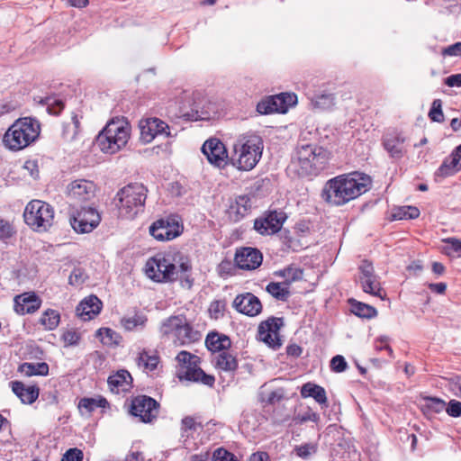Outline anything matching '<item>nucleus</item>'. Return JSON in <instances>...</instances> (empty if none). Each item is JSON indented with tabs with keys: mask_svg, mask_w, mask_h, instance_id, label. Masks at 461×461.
<instances>
[{
	"mask_svg": "<svg viewBox=\"0 0 461 461\" xmlns=\"http://www.w3.org/2000/svg\"><path fill=\"white\" fill-rule=\"evenodd\" d=\"M191 269L190 259L180 251L158 253L146 264L147 275L152 280L170 283L181 280L188 288L193 284L188 275Z\"/></svg>",
	"mask_w": 461,
	"mask_h": 461,
	"instance_id": "1",
	"label": "nucleus"
},
{
	"mask_svg": "<svg viewBox=\"0 0 461 461\" xmlns=\"http://www.w3.org/2000/svg\"><path fill=\"white\" fill-rule=\"evenodd\" d=\"M370 183L368 176L357 172L341 175L325 184L321 196L329 204L343 205L366 193Z\"/></svg>",
	"mask_w": 461,
	"mask_h": 461,
	"instance_id": "2",
	"label": "nucleus"
},
{
	"mask_svg": "<svg viewBox=\"0 0 461 461\" xmlns=\"http://www.w3.org/2000/svg\"><path fill=\"white\" fill-rule=\"evenodd\" d=\"M330 152L323 147L300 140L292 160V166L301 176L317 175L330 159Z\"/></svg>",
	"mask_w": 461,
	"mask_h": 461,
	"instance_id": "3",
	"label": "nucleus"
},
{
	"mask_svg": "<svg viewBox=\"0 0 461 461\" xmlns=\"http://www.w3.org/2000/svg\"><path fill=\"white\" fill-rule=\"evenodd\" d=\"M40 122L33 117H19L3 137L5 147L13 151L21 150L40 135Z\"/></svg>",
	"mask_w": 461,
	"mask_h": 461,
	"instance_id": "4",
	"label": "nucleus"
},
{
	"mask_svg": "<svg viewBox=\"0 0 461 461\" xmlns=\"http://www.w3.org/2000/svg\"><path fill=\"white\" fill-rule=\"evenodd\" d=\"M263 140L256 134L241 136L233 145L231 164L239 170L249 171L258 163L263 151Z\"/></svg>",
	"mask_w": 461,
	"mask_h": 461,
	"instance_id": "5",
	"label": "nucleus"
},
{
	"mask_svg": "<svg viewBox=\"0 0 461 461\" xmlns=\"http://www.w3.org/2000/svg\"><path fill=\"white\" fill-rule=\"evenodd\" d=\"M148 189L140 183H132L121 188L115 196V204L121 217L133 219L143 212Z\"/></svg>",
	"mask_w": 461,
	"mask_h": 461,
	"instance_id": "6",
	"label": "nucleus"
},
{
	"mask_svg": "<svg viewBox=\"0 0 461 461\" xmlns=\"http://www.w3.org/2000/svg\"><path fill=\"white\" fill-rule=\"evenodd\" d=\"M131 127L127 122L113 117L96 138V146L106 154H114L123 148L130 138Z\"/></svg>",
	"mask_w": 461,
	"mask_h": 461,
	"instance_id": "7",
	"label": "nucleus"
},
{
	"mask_svg": "<svg viewBox=\"0 0 461 461\" xmlns=\"http://www.w3.org/2000/svg\"><path fill=\"white\" fill-rule=\"evenodd\" d=\"M180 364L177 376L180 380H187L201 383L207 386H213L215 378L213 375L205 374L199 366V357L187 351H181L176 356Z\"/></svg>",
	"mask_w": 461,
	"mask_h": 461,
	"instance_id": "8",
	"label": "nucleus"
},
{
	"mask_svg": "<svg viewBox=\"0 0 461 461\" xmlns=\"http://www.w3.org/2000/svg\"><path fill=\"white\" fill-rule=\"evenodd\" d=\"M25 223L37 231L47 230L54 221L52 206L41 200H32L23 212Z\"/></svg>",
	"mask_w": 461,
	"mask_h": 461,
	"instance_id": "9",
	"label": "nucleus"
},
{
	"mask_svg": "<svg viewBox=\"0 0 461 461\" xmlns=\"http://www.w3.org/2000/svg\"><path fill=\"white\" fill-rule=\"evenodd\" d=\"M298 103L297 95L291 92H283L277 95L266 96L257 104V112L260 115L269 113H286L291 107Z\"/></svg>",
	"mask_w": 461,
	"mask_h": 461,
	"instance_id": "10",
	"label": "nucleus"
},
{
	"mask_svg": "<svg viewBox=\"0 0 461 461\" xmlns=\"http://www.w3.org/2000/svg\"><path fill=\"white\" fill-rule=\"evenodd\" d=\"M100 221V214L92 207H82L80 211H77V212L73 213L69 218L72 228L77 233L91 232L98 226Z\"/></svg>",
	"mask_w": 461,
	"mask_h": 461,
	"instance_id": "11",
	"label": "nucleus"
},
{
	"mask_svg": "<svg viewBox=\"0 0 461 461\" xmlns=\"http://www.w3.org/2000/svg\"><path fill=\"white\" fill-rule=\"evenodd\" d=\"M283 211H269L254 222V229L261 235H273L278 232L286 220Z\"/></svg>",
	"mask_w": 461,
	"mask_h": 461,
	"instance_id": "12",
	"label": "nucleus"
},
{
	"mask_svg": "<svg viewBox=\"0 0 461 461\" xmlns=\"http://www.w3.org/2000/svg\"><path fill=\"white\" fill-rule=\"evenodd\" d=\"M130 412L142 422H150L158 415V403L149 396L139 395L132 400Z\"/></svg>",
	"mask_w": 461,
	"mask_h": 461,
	"instance_id": "13",
	"label": "nucleus"
},
{
	"mask_svg": "<svg viewBox=\"0 0 461 461\" xmlns=\"http://www.w3.org/2000/svg\"><path fill=\"white\" fill-rule=\"evenodd\" d=\"M232 307L238 312L249 317L258 316L263 309L258 297L249 292L238 294L232 302Z\"/></svg>",
	"mask_w": 461,
	"mask_h": 461,
	"instance_id": "14",
	"label": "nucleus"
},
{
	"mask_svg": "<svg viewBox=\"0 0 461 461\" xmlns=\"http://www.w3.org/2000/svg\"><path fill=\"white\" fill-rule=\"evenodd\" d=\"M66 193L75 203L86 202L95 196V185L89 180L77 179L68 185Z\"/></svg>",
	"mask_w": 461,
	"mask_h": 461,
	"instance_id": "15",
	"label": "nucleus"
},
{
	"mask_svg": "<svg viewBox=\"0 0 461 461\" xmlns=\"http://www.w3.org/2000/svg\"><path fill=\"white\" fill-rule=\"evenodd\" d=\"M283 325V318L269 317L259 324L258 330V339L271 347L280 346L278 334Z\"/></svg>",
	"mask_w": 461,
	"mask_h": 461,
	"instance_id": "16",
	"label": "nucleus"
},
{
	"mask_svg": "<svg viewBox=\"0 0 461 461\" xmlns=\"http://www.w3.org/2000/svg\"><path fill=\"white\" fill-rule=\"evenodd\" d=\"M202 151L212 165L217 167H224L227 165V150L224 144L218 139L206 140L202 147Z\"/></svg>",
	"mask_w": 461,
	"mask_h": 461,
	"instance_id": "17",
	"label": "nucleus"
},
{
	"mask_svg": "<svg viewBox=\"0 0 461 461\" xmlns=\"http://www.w3.org/2000/svg\"><path fill=\"white\" fill-rule=\"evenodd\" d=\"M181 225L176 221L158 220L149 227V233L159 241L171 240L180 235Z\"/></svg>",
	"mask_w": 461,
	"mask_h": 461,
	"instance_id": "18",
	"label": "nucleus"
},
{
	"mask_svg": "<svg viewBox=\"0 0 461 461\" xmlns=\"http://www.w3.org/2000/svg\"><path fill=\"white\" fill-rule=\"evenodd\" d=\"M234 260L239 268L254 270L262 264L263 256L258 249L246 247L237 249Z\"/></svg>",
	"mask_w": 461,
	"mask_h": 461,
	"instance_id": "19",
	"label": "nucleus"
},
{
	"mask_svg": "<svg viewBox=\"0 0 461 461\" xmlns=\"http://www.w3.org/2000/svg\"><path fill=\"white\" fill-rule=\"evenodd\" d=\"M140 140L149 143L158 135L165 132L167 124L158 117H144L140 122Z\"/></svg>",
	"mask_w": 461,
	"mask_h": 461,
	"instance_id": "20",
	"label": "nucleus"
},
{
	"mask_svg": "<svg viewBox=\"0 0 461 461\" xmlns=\"http://www.w3.org/2000/svg\"><path fill=\"white\" fill-rule=\"evenodd\" d=\"M41 305V298L33 292L23 293L14 297V311L21 315L33 313Z\"/></svg>",
	"mask_w": 461,
	"mask_h": 461,
	"instance_id": "21",
	"label": "nucleus"
},
{
	"mask_svg": "<svg viewBox=\"0 0 461 461\" xmlns=\"http://www.w3.org/2000/svg\"><path fill=\"white\" fill-rule=\"evenodd\" d=\"M102 309V302L95 295L85 298L77 307V315L84 321L95 317Z\"/></svg>",
	"mask_w": 461,
	"mask_h": 461,
	"instance_id": "22",
	"label": "nucleus"
},
{
	"mask_svg": "<svg viewBox=\"0 0 461 461\" xmlns=\"http://www.w3.org/2000/svg\"><path fill=\"white\" fill-rule=\"evenodd\" d=\"M405 138L398 132L386 133L383 145L393 158H401L403 156V143Z\"/></svg>",
	"mask_w": 461,
	"mask_h": 461,
	"instance_id": "23",
	"label": "nucleus"
},
{
	"mask_svg": "<svg viewBox=\"0 0 461 461\" xmlns=\"http://www.w3.org/2000/svg\"><path fill=\"white\" fill-rule=\"evenodd\" d=\"M461 169V144L456 148L452 154L447 158L439 168L437 170L436 175L438 176L446 177L452 176L456 171Z\"/></svg>",
	"mask_w": 461,
	"mask_h": 461,
	"instance_id": "24",
	"label": "nucleus"
},
{
	"mask_svg": "<svg viewBox=\"0 0 461 461\" xmlns=\"http://www.w3.org/2000/svg\"><path fill=\"white\" fill-rule=\"evenodd\" d=\"M301 395L303 398L312 397L321 408L328 406L326 391L321 385L310 382L306 383L301 388Z\"/></svg>",
	"mask_w": 461,
	"mask_h": 461,
	"instance_id": "25",
	"label": "nucleus"
},
{
	"mask_svg": "<svg viewBox=\"0 0 461 461\" xmlns=\"http://www.w3.org/2000/svg\"><path fill=\"white\" fill-rule=\"evenodd\" d=\"M12 390L23 403L31 404L39 396V388L36 386H25L22 382H13Z\"/></svg>",
	"mask_w": 461,
	"mask_h": 461,
	"instance_id": "26",
	"label": "nucleus"
},
{
	"mask_svg": "<svg viewBox=\"0 0 461 461\" xmlns=\"http://www.w3.org/2000/svg\"><path fill=\"white\" fill-rule=\"evenodd\" d=\"M285 397V392L284 388L278 387L270 389L268 384H263L260 388L259 400L263 403L275 405L280 402Z\"/></svg>",
	"mask_w": 461,
	"mask_h": 461,
	"instance_id": "27",
	"label": "nucleus"
},
{
	"mask_svg": "<svg viewBox=\"0 0 461 461\" xmlns=\"http://www.w3.org/2000/svg\"><path fill=\"white\" fill-rule=\"evenodd\" d=\"M132 378L126 370H120L108 377V384L112 391H128L131 387Z\"/></svg>",
	"mask_w": 461,
	"mask_h": 461,
	"instance_id": "28",
	"label": "nucleus"
},
{
	"mask_svg": "<svg viewBox=\"0 0 461 461\" xmlns=\"http://www.w3.org/2000/svg\"><path fill=\"white\" fill-rule=\"evenodd\" d=\"M175 338L181 345H185L199 340L201 339V334L193 329L185 317L184 324L180 326L175 335Z\"/></svg>",
	"mask_w": 461,
	"mask_h": 461,
	"instance_id": "29",
	"label": "nucleus"
},
{
	"mask_svg": "<svg viewBox=\"0 0 461 461\" xmlns=\"http://www.w3.org/2000/svg\"><path fill=\"white\" fill-rule=\"evenodd\" d=\"M206 347L212 352H222L230 347V339L225 335L210 333L205 339Z\"/></svg>",
	"mask_w": 461,
	"mask_h": 461,
	"instance_id": "30",
	"label": "nucleus"
},
{
	"mask_svg": "<svg viewBox=\"0 0 461 461\" xmlns=\"http://www.w3.org/2000/svg\"><path fill=\"white\" fill-rule=\"evenodd\" d=\"M362 290L369 294L373 296H376L381 300H384L386 297L385 291L381 287V284L377 278V276H374L373 278H366L364 280L358 281Z\"/></svg>",
	"mask_w": 461,
	"mask_h": 461,
	"instance_id": "31",
	"label": "nucleus"
},
{
	"mask_svg": "<svg viewBox=\"0 0 461 461\" xmlns=\"http://www.w3.org/2000/svg\"><path fill=\"white\" fill-rule=\"evenodd\" d=\"M34 102L46 107V112L50 115H59L64 109V103L56 96L34 97Z\"/></svg>",
	"mask_w": 461,
	"mask_h": 461,
	"instance_id": "32",
	"label": "nucleus"
},
{
	"mask_svg": "<svg viewBox=\"0 0 461 461\" xmlns=\"http://www.w3.org/2000/svg\"><path fill=\"white\" fill-rule=\"evenodd\" d=\"M423 403L421 404V411L425 415H433L442 412L446 408V402L444 400L432 397L424 396L422 398Z\"/></svg>",
	"mask_w": 461,
	"mask_h": 461,
	"instance_id": "33",
	"label": "nucleus"
},
{
	"mask_svg": "<svg viewBox=\"0 0 461 461\" xmlns=\"http://www.w3.org/2000/svg\"><path fill=\"white\" fill-rule=\"evenodd\" d=\"M147 322V317L136 312L131 315H125L121 319V324L125 330L131 331L139 327L143 328Z\"/></svg>",
	"mask_w": 461,
	"mask_h": 461,
	"instance_id": "34",
	"label": "nucleus"
},
{
	"mask_svg": "<svg viewBox=\"0 0 461 461\" xmlns=\"http://www.w3.org/2000/svg\"><path fill=\"white\" fill-rule=\"evenodd\" d=\"M215 366L223 371H234L238 367V362L235 357L227 351L219 353L214 357Z\"/></svg>",
	"mask_w": 461,
	"mask_h": 461,
	"instance_id": "35",
	"label": "nucleus"
},
{
	"mask_svg": "<svg viewBox=\"0 0 461 461\" xmlns=\"http://www.w3.org/2000/svg\"><path fill=\"white\" fill-rule=\"evenodd\" d=\"M19 371L26 376L32 375H47L49 373V366L45 362L22 364Z\"/></svg>",
	"mask_w": 461,
	"mask_h": 461,
	"instance_id": "36",
	"label": "nucleus"
},
{
	"mask_svg": "<svg viewBox=\"0 0 461 461\" xmlns=\"http://www.w3.org/2000/svg\"><path fill=\"white\" fill-rule=\"evenodd\" d=\"M184 319L185 316L183 315L171 316L167 318L162 322L160 332L163 335H173L175 337L180 326L184 324Z\"/></svg>",
	"mask_w": 461,
	"mask_h": 461,
	"instance_id": "37",
	"label": "nucleus"
},
{
	"mask_svg": "<svg viewBox=\"0 0 461 461\" xmlns=\"http://www.w3.org/2000/svg\"><path fill=\"white\" fill-rule=\"evenodd\" d=\"M158 364V357L155 354L150 355L147 350L140 352L137 357V365L139 367L143 368L144 371H153L157 368Z\"/></svg>",
	"mask_w": 461,
	"mask_h": 461,
	"instance_id": "38",
	"label": "nucleus"
},
{
	"mask_svg": "<svg viewBox=\"0 0 461 461\" xmlns=\"http://www.w3.org/2000/svg\"><path fill=\"white\" fill-rule=\"evenodd\" d=\"M266 291L278 301L285 302L290 296L289 287L284 283L271 282L267 285Z\"/></svg>",
	"mask_w": 461,
	"mask_h": 461,
	"instance_id": "39",
	"label": "nucleus"
},
{
	"mask_svg": "<svg viewBox=\"0 0 461 461\" xmlns=\"http://www.w3.org/2000/svg\"><path fill=\"white\" fill-rule=\"evenodd\" d=\"M350 303L352 312L358 317L371 319L377 315L376 309L369 304H366L353 299L350 300Z\"/></svg>",
	"mask_w": 461,
	"mask_h": 461,
	"instance_id": "40",
	"label": "nucleus"
},
{
	"mask_svg": "<svg viewBox=\"0 0 461 461\" xmlns=\"http://www.w3.org/2000/svg\"><path fill=\"white\" fill-rule=\"evenodd\" d=\"M59 321V313L52 309L46 310L40 319L41 324L43 325L45 329L49 330H55L58 327Z\"/></svg>",
	"mask_w": 461,
	"mask_h": 461,
	"instance_id": "41",
	"label": "nucleus"
},
{
	"mask_svg": "<svg viewBox=\"0 0 461 461\" xmlns=\"http://www.w3.org/2000/svg\"><path fill=\"white\" fill-rule=\"evenodd\" d=\"M80 122L77 117H70L69 121L64 122L62 135L66 140L71 141L75 140L79 132Z\"/></svg>",
	"mask_w": 461,
	"mask_h": 461,
	"instance_id": "42",
	"label": "nucleus"
},
{
	"mask_svg": "<svg viewBox=\"0 0 461 461\" xmlns=\"http://www.w3.org/2000/svg\"><path fill=\"white\" fill-rule=\"evenodd\" d=\"M312 104L316 113L329 111L334 104V96L330 94L321 95L312 101Z\"/></svg>",
	"mask_w": 461,
	"mask_h": 461,
	"instance_id": "43",
	"label": "nucleus"
},
{
	"mask_svg": "<svg viewBox=\"0 0 461 461\" xmlns=\"http://www.w3.org/2000/svg\"><path fill=\"white\" fill-rule=\"evenodd\" d=\"M277 276L284 277L285 281L284 284L289 287V285L295 281L303 279V270L299 267H288L276 273Z\"/></svg>",
	"mask_w": 461,
	"mask_h": 461,
	"instance_id": "44",
	"label": "nucleus"
},
{
	"mask_svg": "<svg viewBox=\"0 0 461 461\" xmlns=\"http://www.w3.org/2000/svg\"><path fill=\"white\" fill-rule=\"evenodd\" d=\"M420 215V210L415 206H402L394 209L392 216L393 220L416 219Z\"/></svg>",
	"mask_w": 461,
	"mask_h": 461,
	"instance_id": "45",
	"label": "nucleus"
},
{
	"mask_svg": "<svg viewBox=\"0 0 461 461\" xmlns=\"http://www.w3.org/2000/svg\"><path fill=\"white\" fill-rule=\"evenodd\" d=\"M109 405V402L105 398L100 397L95 398H83L78 403V407L86 409L88 412L95 411L96 408H105Z\"/></svg>",
	"mask_w": 461,
	"mask_h": 461,
	"instance_id": "46",
	"label": "nucleus"
},
{
	"mask_svg": "<svg viewBox=\"0 0 461 461\" xmlns=\"http://www.w3.org/2000/svg\"><path fill=\"white\" fill-rule=\"evenodd\" d=\"M447 244L443 248V252L448 257L461 258V240L456 238H447L444 240Z\"/></svg>",
	"mask_w": 461,
	"mask_h": 461,
	"instance_id": "47",
	"label": "nucleus"
},
{
	"mask_svg": "<svg viewBox=\"0 0 461 461\" xmlns=\"http://www.w3.org/2000/svg\"><path fill=\"white\" fill-rule=\"evenodd\" d=\"M250 199L247 195H240L236 199L235 205H231L230 209L235 210L237 215L243 217L250 207Z\"/></svg>",
	"mask_w": 461,
	"mask_h": 461,
	"instance_id": "48",
	"label": "nucleus"
},
{
	"mask_svg": "<svg viewBox=\"0 0 461 461\" xmlns=\"http://www.w3.org/2000/svg\"><path fill=\"white\" fill-rule=\"evenodd\" d=\"M98 335L101 337V341L104 344L112 345L117 344V339L119 335L117 332L109 328H101L98 330Z\"/></svg>",
	"mask_w": 461,
	"mask_h": 461,
	"instance_id": "49",
	"label": "nucleus"
},
{
	"mask_svg": "<svg viewBox=\"0 0 461 461\" xmlns=\"http://www.w3.org/2000/svg\"><path fill=\"white\" fill-rule=\"evenodd\" d=\"M295 420L299 423H304L307 421L319 422L320 415L313 411L311 408H308L303 413H300L295 417Z\"/></svg>",
	"mask_w": 461,
	"mask_h": 461,
	"instance_id": "50",
	"label": "nucleus"
},
{
	"mask_svg": "<svg viewBox=\"0 0 461 461\" xmlns=\"http://www.w3.org/2000/svg\"><path fill=\"white\" fill-rule=\"evenodd\" d=\"M348 367V363L345 360L344 357L340 355H337L333 357L330 360V368L332 371L337 373H341L345 371Z\"/></svg>",
	"mask_w": 461,
	"mask_h": 461,
	"instance_id": "51",
	"label": "nucleus"
},
{
	"mask_svg": "<svg viewBox=\"0 0 461 461\" xmlns=\"http://www.w3.org/2000/svg\"><path fill=\"white\" fill-rule=\"evenodd\" d=\"M86 278V276L85 275L84 271L80 268H75L69 277H68V283L71 285L78 286L85 283Z\"/></svg>",
	"mask_w": 461,
	"mask_h": 461,
	"instance_id": "52",
	"label": "nucleus"
},
{
	"mask_svg": "<svg viewBox=\"0 0 461 461\" xmlns=\"http://www.w3.org/2000/svg\"><path fill=\"white\" fill-rule=\"evenodd\" d=\"M359 276L358 281L364 280L366 278H373L374 276H376L374 272V267L372 264L368 263L367 261H363L362 264L359 266Z\"/></svg>",
	"mask_w": 461,
	"mask_h": 461,
	"instance_id": "53",
	"label": "nucleus"
},
{
	"mask_svg": "<svg viewBox=\"0 0 461 461\" xmlns=\"http://www.w3.org/2000/svg\"><path fill=\"white\" fill-rule=\"evenodd\" d=\"M62 339L66 346H74L78 343L80 335L75 330H67L62 334Z\"/></svg>",
	"mask_w": 461,
	"mask_h": 461,
	"instance_id": "54",
	"label": "nucleus"
},
{
	"mask_svg": "<svg viewBox=\"0 0 461 461\" xmlns=\"http://www.w3.org/2000/svg\"><path fill=\"white\" fill-rule=\"evenodd\" d=\"M445 411L453 418L461 416V402L456 400H451L447 404L446 403Z\"/></svg>",
	"mask_w": 461,
	"mask_h": 461,
	"instance_id": "55",
	"label": "nucleus"
},
{
	"mask_svg": "<svg viewBox=\"0 0 461 461\" xmlns=\"http://www.w3.org/2000/svg\"><path fill=\"white\" fill-rule=\"evenodd\" d=\"M14 233V228L11 223L0 218V240H6L11 238Z\"/></svg>",
	"mask_w": 461,
	"mask_h": 461,
	"instance_id": "56",
	"label": "nucleus"
},
{
	"mask_svg": "<svg viewBox=\"0 0 461 461\" xmlns=\"http://www.w3.org/2000/svg\"><path fill=\"white\" fill-rule=\"evenodd\" d=\"M212 459L213 461H237L233 454L223 448L216 449L213 452Z\"/></svg>",
	"mask_w": 461,
	"mask_h": 461,
	"instance_id": "57",
	"label": "nucleus"
},
{
	"mask_svg": "<svg viewBox=\"0 0 461 461\" xmlns=\"http://www.w3.org/2000/svg\"><path fill=\"white\" fill-rule=\"evenodd\" d=\"M83 452L77 448L68 449L61 458V461H82Z\"/></svg>",
	"mask_w": 461,
	"mask_h": 461,
	"instance_id": "58",
	"label": "nucleus"
},
{
	"mask_svg": "<svg viewBox=\"0 0 461 461\" xmlns=\"http://www.w3.org/2000/svg\"><path fill=\"white\" fill-rule=\"evenodd\" d=\"M317 447L312 444H305L296 448L297 455L301 457L306 458L312 454L315 453Z\"/></svg>",
	"mask_w": 461,
	"mask_h": 461,
	"instance_id": "59",
	"label": "nucleus"
},
{
	"mask_svg": "<svg viewBox=\"0 0 461 461\" xmlns=\"http://www.w3.org/2000/svg\"><path fill=\"white\" fill-rule=\"evenodd\" d=\"M23 168L29 172L32 178L36 179L39 177L38 164L35 160H27L24 163Z\"/></svg>",
	"mask_w": 461,
	"mask_h": 461,
	"instance_id": "60",
	"label": "nucleus"
},
{
	"mask_svg": "<svg viewBox=\"0 0 461 461\" xmlns=\"http://www.w3.org/2000/svg\"><path fill=\"white\" fill-rule=\"evenodd\" d=\"M444 56H461V42L452 44L442 50Z\"/></svg>",
	"mask_w": 461,
	"mask_h": 461,
	"instance_id": "61",
	"label": "nucleus"
},
{
	"mask_svg": "<svg viewBox=\"0 0 461 461\" xmlns=\"http://www.w3.org/2000/svg\"><path fill=\"white\" fill-rule=\"evenodd\" d=\"M445 84L450 87L461 86V74H455L445 79Z\"/></svg>",
	"mask_w": 461,
	"mask_h": 461,
	"instance_id": "62",
	"label": "nucleus"
},
{
	"mask_svg": "<svg viewBox=\"0 0 461 461\" xmlns=\"http://www.w3.org/2000/svg\"><path fill=\"white\" fill-rule=\"evenodd\" d=\"M375 348L377 350L385 349L391 357H393V349L392 348L387 344V338H381L379 340L376 341Z\"/></svg>",
	"mask_w": 461,
	"mask_h": 461,
	"instance_id": "63",
	"label": "nucleus"
},
{
	"mask_svg": "<svg viewBox=\"0 0 461 461\" xmlns=\"http://www.w3.org/2000/svg\"><path fill=\"white\" fill-rule=\"evenodd\" d=\"M450 389L456 395L461 397V377H456L451 380Z\"/></svg>",
	"mask_w": 461,
	"mask_h": 461,
	"instance_id": "64",
	"label": "nucleus"
}]
</instances>
